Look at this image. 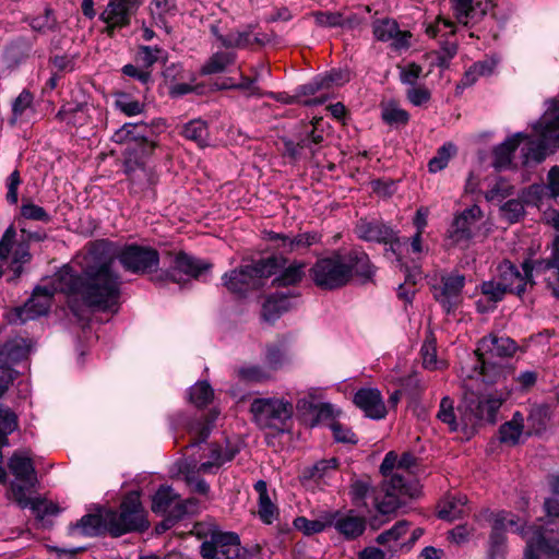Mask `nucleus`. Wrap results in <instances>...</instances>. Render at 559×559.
Instances as JSON below:
<instances>
[{
    "mask_svg": "<svg viewBox=\"0 0 559 559\" xmlns=\"http://www.w3.org/2000/svg\"><path fill=\"white\" fill-rule=\"evenodd\" d=\"M510 390H501L499 393H485L476 395L475 393H465L464 405L471 415L478 420L495 423L497 413L502 403L510 395Z\"/></svg>",
    "mask_w": 559,
    "mask_h": 559,
    "instance_id": "nucleus-15",
    "label": "nucleus"
},
{
    "mask_svg": "<svg viewBox=\"0 0 559 559\" xmlns=\"http://www.w3.org/2000/svg\"><path fill=\"white\" fill-rule=\"evenodd\" d=\"M61 286H67V282H62L60 272L51 286L36 287L32 297L17 310L20 320L25 322L46 314L51 306L53 294L58 290L63 292Z\"/></svg>",
    "mask_w": 559,
    "mask_h": 559,
    "instance_id": "nucleus-16",
    "label": "nucleus"
},
{
    "mask_svg": "<svg viewBox=\"0 0 559 559\" xmlns=\"http://www.w3.org/2000/svg\"><path fill=\"white\" fill-rule=\"evenodd\" d=\"M534 269L536 275H542L550 269H556L559 280V236H557L552 242L551 258L534 262Z\"/></svg>",
    "mask_w": 559,
    "mask_h": 559,
    "instance_id": "nucleus-56",
    "label": "nucleus"
},
{
    "mask_svg": "<svg viewBox=\"0 0 559 559\" xmlns=\"http://www.w3.org/2000/svg\"><path fill=\"white\" fill-rule=\"evenodd\" d=\"M536 140L526 135V143L522 147L523 165L530 166L542 163L547 155L549 146H559V108L548 109L540 120L534 124Z\"/></svg>",
    "mask_w": 559,
    "mask_h": 559,
    "instance_id": "nucleus-3",
    "label": "nucleus"
},
{
    "mask_svg": "<svg viewBox=\"0 0 559 559\" xmlns=\"http://www.w3.org/2000/svg\"><path fill=\"white\" fill-rule=\"evenodd\" d=\"M115 106L129 117L138 116L144 110V104L134 99L127 93H118L116 95Z\"/></svg>",
    "mask_w": 559,
    "mask_h": 559,
    "instance_id": "nucleus-50",
    "label": "nucleus"
},
{
    "mask_svg": "<svg viewBox=\"0 0 559 559\" xmlns=\"http://www.w3.org/2000/svg\"><path fill=\"white\" fill-rule=\"evenodd\" d=\"M513 194V186L506 179L499 178L495 185L486 192L485 197L488 201L501 202L506 198Z\"/></svg>",
    "mask_w": 559,
    "mask_h": 559,
    "instance_id": "nucleus-58",
    "label": "nucleus"
},
{
    "mask_svg": "<svg viewBox=\"0 0 559 559\" xmlns=\"http://www.w3.org/2000/svg\"><path fill=\"white\" fill-rule=\"evenodd\" d=\"M349 80L348 71L335 70L324 75L314 78L311 82L300 87L299 95H314L333 86L343 85Z\"/></svg>",
    "mask_w": 559,
    "mask_h": 559,
    "instance_id": "nucleus-32",
    "label": "nucleus"
},
{
    "mask_svg": "<svg viewBox=\"0 0 559 559\" xmlns=\"http://www.w3.org/2000/svg\"><path fill=\"white\" fill-rule=\"evenodd\" d=\"M241 379L250 382H261L270 378V373L259 366H247L238 370Z\"/></svg>",
    "mask_w": 559,
    "mask_h": 559,
    "instance_id": "nucleus-63",
    "label": "nucleus"
},
{
    "mask_svg": "<svg viewBox=\"0 0 559 559\" xmlns=\"http://www.w3.org/2000/svg\"><path fill=\"white\" fill-rule=\"evenodd\" d=\"M467 498L464 495L447 497L439 507L438 515L442 520L453 521L466 514Z\"/></svg>",
    "mask_w": 559,
    "mask_h": 559,
    "instance_id": "nucleus-38",
    "label": "nucleus"
},
{
    "mask_svg": "<svg viewBox=\"0 0 559 559\" xmlns=\"http://www.w3.org/2000/svg\"><path fill=\"white\" fill-rule=\"evenodd\" d=\"M481 293L488 301L496 304L503 299L508 290L502 287L501 283L496 278L484 282L481 284Z\"/></svg>",
    "mask_w": 559,
    "mask_h": 559,
    "instance_id": "nucleus-60",
    "label": "nucleus"
},
{
    "mask_svg": "<svg viewBox=\"0 0 559 559\" xmlns=\"http://www.w3.org/2000/svg\"><path fill=\"white\" fill-rule=\"evenodd\" d=\"M356 233L366 241L388 243L394 238L393 230L378 221L360 219L356 225Z\"/></svg>",
    "mask_w": 559,
    "mask_h": 559,
    "instance_id": "nucleus-33",
    "label": "nucleus"
},
{
    "mask_svg": "<svg viewBox=\"0 0 559 559\" xmlns=\"http://www.w3.org/2000/svg\"><path fill=\"white\" fill-rule=\"evenodd\" d=\"M437 418L443 424H447L451 431L459 430V423L456 421L454 413V402L449 396H444L441 400Z\"/></svg>",
    "mask_w": 559,
    "mask_h": 559,
    "instance_id": "nucleus-52",
    "label": "nucleus"
},
{
    "mask_svg": "<svg viewBox=\"0 0 559 559\" xmlns=\"http://www.w3.org/2000/svg\"><path fill=\"white\" fill-rule=\"evenodd\" d=\"M407 531L408 523L406 521H399L393 527L378 535L377 543L392 548V544L403 537Z\"/></svg>",
    "mask_w": 559,
    "mask_h": 559,
    "instance_id": "nucleus-53",
    "label": "nucleus"
},
{
    "mask_svg": "<svg viewBox=\"0 0 559 559\" xmlns=\"http://www.w3.org/2000/svg\"><path fill=\"white\" fill-rule=\"evenodd\" d=\"M165 51L158 47L141 46L136 53V61L140 66L148 70L154 63L163 59Z\"/></svg>",
    "mask_w": 559,
    "mask_h": 559,
    "instance_id": "nucleus-54",
    "label": "nucleus"
},
{
    "mask_svg": "<svg viewBox=\"0 0 559 559\" xmlns=\"http://www.w3.org/2000/svg\"><path fill=\"white\" fill-rule=\"evenodd\" d=\"M212 32L225 48H245L252 43L249 32H237L227 36L218 34L216 27H212Z\"/></svg>",
    "mask_w": 559,
    "mask_h": 559,
    "instance_id": "nucleus-51",
    "label": "nucleus"
},
{
    "mask_svg": "<svg viewBox=\"0 0 559 559\" xmlns=\"http://www.w3.org/2000/svg\"><path fill=\"white\" fill-rule=\"evenodd\" d=\"M484 217L481 209L474 204L454 216L448 229V238L454 245L466 246L479 231Z\"/></svg>",
    "mask_w": 559,
    "mask_h": 559,
    "instance_id": "nucleus-14",
    "label": "nucleus"
},
{
    "mask_svg": "<svg viewBox=\"0 0 559 559\" xmlns=\"http://www.w3.org/2000/svg\"><path fill=\"white\" fill-rule=\"evenodd\" d=\"M493 7V0H451V9L455 19L464 25L469 20L484 16Z\"/></svg>",
    "mask_w": 559,
    "mask_h": 559,
    "instance_id": "nucleus-29",
    "label": "nucleus"
},
{
    "mask_svg": "<svg viewBox=\"0 0 559 559\" xmlns=\"http://www.w3.org/2000/svg\"><path fill=\"white\" fill-rule=\"evenodd\" d=\"M254 489L259 495L258 498V515L264 524H272L278 518V509L273 503L264 480H258Z\"/></svg>",
    "mask_w": 559,
    "mask_h": 559,
    "instance_id": "nucleus-35",
    "label": "nucleus"
},
{
    "mask_svg": "<svg viewBox=\"0 0 559 559\" xmlns=\"http://www.w3.org/2000/svg\"><path fill=\"white\" fill-rule=\"evenodd\" d=\"M114 257L115 260L118 259L126 271L134 274L156 271L159 263V255L155 249L138 245L124 246Z\"/></svg>",
    "mask_w": 559,
    "mask_h": 559,
    "instance_id": "nucleus-11",
    "label": "nucleus"
},
{
    "mask_svg": "<svg viewBox=\"0 0 559 559\" xmlns=\"http://www.w3.org/2000/svg\"><path fill=\"white\" fill-rule=\"evenodd\" d=\"M294 526L305 535H313L323 532L331 526V511H324L318 519L309 520L299 516L294 520Z\"/></svg>",
    "mask_w": 559,
    "mask_h": 559,
    "instance_id": "nucleus-42",
    "label": "nucleus"
},
{
    "mask_svg": "<svg viewBox=\"0 0 559 559\" xmlns=\"http://www.w3.org/2000/svg\"><path fill=\"white\" fill-rule=\"evenodd\" d=\"M107 521L109 522V535L112 537L134 531H144L148 526L140 496L136 492L124 497L119 511L107 509Z\"/></svg>",
    "mask_w": 559,
    "mask_h": 559,
    "instance_id": "nucleus-6",
    "label": "nucleus"
},
{
    "mask_svg": "<svg viewBox=\"0 0 559 559\" xmlns=\"http://www.w3.org/2000/svg\"><path fill=\"white\" fill-rule=\"evenodd\" d=\"M383 490H389L404 500L416 498L420 493L418 483L409 479V475L400 472L385 477Z\"/></svg>",
    "mask_w": 559,
    "mask_h": 559,
    "instance_id": "nucleus-30",
    "label": "nucleus"
},
{
    "mask_svg": "<svg viewBox=\"0 0 559 559\" xmlns=\"http://www.w3.org/2000/svg\"><path fill=\"white\" fill-rule=\"evenodd\" d=\"M280 266V260L276 258L263 259L226 272L222 276V283L230 294L245 296L248 292L262 285L264 278L275 275Z\"/></svg>",
    "mask_w": 559,
    "mask_h": 559,
    "instance_id": "nucleus-4",
    "label": "nucleus"
},
{
    "mask_svg": "<svg viewBox=\"0 0 559 559\" xmlns=\"http://www.w3.org/2000/svg\"><path fill=\"white\" fill-rule=\"evenodd\" d=\"M382 118L389 124H399L406 123L409 116L404 109L393 104H389L382 110Z\"/></svg>",
    "mask_w": 559,
    "mask_h": 559,
    "instance_id": "nucleus-61",
    "label": "nucleus"
},
{
    "mask_svg": "<svg viewBox=\"0 0 559 559\" xmlns=\"http://www.w3.org/2000/svg\"><path fill=\"white\" fill-rule=\"evenodd\" d=\"M521 536L526 542L524 559H540L542 556L559 555V534L552 530H544L540 525H530L526 530L521 531Z\"/></svg>",
    "mask_w": 559,
    "mask_h": 559,
    "instance_id": "nucleus-9",
    "label": "nucleus"
},
{
    "mask_svg": "<svg viewBox=\"0 0 559 559\" xmlns=\"http://www.w3.org/2000/svg\"><path fill=\"white\" fill-rule=\"evenodd\" d=\"M524 433V416L520 412H515L512 418L501 425L499 429V439L508 445H515L520 442Z\"/></svg>",
    "mask_w": 559,
    "mask_h": 559,
    "instance_id": "nucleus-37",
    "label": "nucleus"
},
{
    "mask_svg": "<svg viewBox=\"0 0 559 559\" xmlns=\"http://www.w3.org/2000/svg\"><path fill=\"white\" fill-rule=\"evenodd\" d=\"M211 264L198 260L187 253H177L169 270L165 272V278L175 283H181L182 276L199 277L203 272L210 270Z\"/></svg>",
    "mask_w": 559,
    "mask_h": 559,
    "instance_id": "nucleus-22",
    "label": "nucleus"
},
{
    "mask_svg": "<svg viewBox=\"0 0 559 559\" xmlns=\"http://www.w3.org/2000/svg\"><path fill=\"white\" fill-rule=\"evenodd\" d=\"M146 129L145 123H124L114 133L112 140L116 143L141 142L145 139Z\"/></svg>",
    "mask_w": 559,
    "mask_h": 559,
    "instance_id": "nucleus-43",
    "label": "nucleus"
},
{
    "mask_svg": "<svg viewBox=\"0 0 559 559\" xmlns=\"http://www.w3.org/2000/svg\"><path fill=\"white\" fill-rule=\"evenodd\" d=\"M477 521H486L492 526L489 547L490 559H499L502 557L506 543L503 532L508 527H515L514 532H519L520 534L522 530H526L528 527H519L514 516L506 511L491 512L489 510H485L477 516Z\"/></svg>",
    "mask_w": 559,
    "mask_h": 559,
    "instance_id": "nucleus-13",
    "label": "nucleus"
},
{
    "mask_svg": "<svg viewBox=\"0 0 559 559\" xmlns=\"http://www.w3.org/2000/svg\"><path fill=\"white\" fill-rule=\"evenodd\" d=\"M34 492H24L17 485L13 487V501L22 509L29 508L37 519L59 513V508L51 501L40 497H33Z\"/></svg>",
    "mask_w": 559,
    "mask_h": 559,
    "instance_id": "nucleus-28",
    "label": "nucleus"
},
{
    "mask_svg": "<svg viewBox=\"0 0 559 559\" xmlns=\"http://www.w3.org/2000/svg\"><path fill=\"white\" fill-rule=\"evenodd\" d=\"M549 419V407L547 405H536L531 408L527 417L528 430L526 435L540 433L545 430Z\"/></svg>",
    "mask_w": 559,
    "mask_h": 559,
    "instance_id": "nucleus-45",
    "label": "nucleus"
},
{
    "mask_svg": "<svg viewBox=\"0 0 559 559\" xmlns=\"http://www.w3.org/2000/svg\"><path fill=\"white\" fill-rule=\"evenodd\" d=\"M420 353L423 356V365L426 369L437 370L442 368V361L437 359L436 340L432 335L427 336L421 346Z\"/></svg>",
    "mask_w": 559,
    "mask_h": 559,
    "instance_id": "nucleus-49",
    "label": "nucleus"
},
{
    "mask_svg": "<svg viewBox=\"0 0 559 559\" xmlns=\"http://www.w3.org/2000/svg\"><path fill=\"white\" fill-rule=\"evenodd\" d=\"M559 197V166L548 173V185H532L520 199H512L500 206L501 216L509 223L518 222L524 215V203L540 207L545 201Z\"/></svg>",
    "mask_w": 559,
    "mask_h": 559,
    "instance_id": "nucleus-5",
    "label": "nucleus"
},
{
    "mask_svg": "<svg viewBox=\"0 0 559 559\" xmlns=\"http://www.w3.org/2000/svg\"><path fill=\"white\" fill-rule=\"evenodd\" d=\"M267 239L276 242V247L287 252H293L319 243L321 241V234L318 231H305L298 235H286L274 231L267 233Z\"/></svg>",
    "mask_w": 559,
    "mask_h": 559,
    "instance_id": "nucleus-27",
    "label": "nucleus"
},
{
    "mask_svg": "<svg viewBox=\"0 0 559 559\" xmlns=\"http://www.w3.org/2000/svg\"><path fill=\"white\" fill-rule=\"evenodd\" d=\"M353 402L371 419H382L388 413L381 392L374 388L359 389Z\"/></svg>",
    "mask_w": 559,
    "mask_h": 559,
    "instance_id": "nucleus-26",
    "label": "nucleus"
},
{
    "mask_svg": "<svg viewBox=\"0 0 559 559\" xmlns=\"http://www.w3.org/2000/svg\"><path fill=\"white\" fill-rule=\"evenodd\" d=\"M25 229L21 230V238L17 242L14 241L15 230L10 226L3 234L0 240V260H7L10 252L12 251L13 258L11 262V269L14 273V277H19L22 272V265L29 262L31 253L29 246L24 237Z\"/></svg>",
    "mask_w": 559,
    "mask_h": 559,
    "instance_id": "nucleus-17",
    "label": "nucleus"
},
{
    "mask_svg": "<svg viewBox=\"0 0 559 559\" xmlns=\"http://www.w3.org/2000/svg\"><path fill=\"white\" fill-rule=\"evenodd\" d=\"M496 68V62L492 59H485L473 63L464 73L461 81L457 83L456 88L463 90L472 86L481 76L490 75Z\"/></svg>",
    "mask_w": 559,
    "mask_h": 559,
    "instance_id": "nucleus-40",
    "label": "nucleus"
},
{
    "mask_svg": "<svg viewBox=\"0 0 559 559\" xmlns=\"http://www.w3.org/2000/svg\"><path fill=\"white\" fill-rule=\"evenodd\" d=\"M465 284V277L457 273H451L441 278V285L435 287V299L448 312L454 311L463 300L462 289Z\"/></svg>",
    "mask_w": 559,
    "mask_h": 559,
    "instance_id": "nucleus-20",
    "label": "nucleus"
},
{
    "mask_svg": "<svg viewBox=\"0 0 559 559\" xmlns=\"http://www.w3.org/2000/svg\"><path fill=\"white\" fill-rule=\"evenodd\" d=\"M522 267L523 273L510 261H503L498 265L497 280L508 293L521 296L525 292L527 284H532V277L535 274L534 264L531 265L530 262H524Z\"/></svg>",
    "mask_w": 559,
    "mask_h": 559,
    "instance_id": "nucleus-18",
    "label": "nucleus"
},
{
    "mask_svg": "<svg viewBox=\"0 0 559 559\" xmlns=\"http://www.w3.org/2000/svg\"><path fill=\"white\" fill-rule=\"evenodd\" d=\"M346 262L352 266V275L355 273L365 278L373 275L369 258L362 252H352L346 257Z\"/></svg>",
    "mask_w": 559,
    "mask_h": 559,
    "instance_id": "nucleus-47",
    "label": "nucleus"
},
{
    "mask_svg": "<svg viewBox=\"0 0 559 559\" xmlns=\"http://www.w3.org/2000/svg\"><path fill=\"white\" fill-rule=\"evenodd\" d=\"M337 468L336 459L322 460L304 471V477L314 481H325Z\"/></svg>",
    "mask_w": 559,
    "mask_h": 559,
    "instance_id": "nucleus-44",
    "label": "nucleus"
},
{
    "mask_svg": "<svg viewBox=\"0 0 559 559\" xmlns=\"http://www.w3.org/2000/svg\"><path fill=\"white\" fill-rule=\"evenodd\" d=\"M406 503V500L395 496V493L384 490V497L376 504L380 514H390Z\"/></svg>",
    "mask_w": 559,
    "mask_h": 559,
    "instance_id": "nucleus-57",
    "label": "nucleus"
},
{
    "mask_svg": "<svg viewBox=\"0 0 559 559\" xmlns=\"http://www.w3.org/2000/svg\"><path fill=\"white\" fill-rule=\"evenodd\" d=\"M182 133L186 139L194 141L200 146L207 144L209 130L206 123L202 120H192L188 122L185 126Z\"/></svg>",
    "mask_w": 559,
    "mask_h": 559,
    "instance_id": "nucleus-46",
    "label": "nucleus"
},
{
    "mask_svg": "<svg viewBox=\"0 0 559 559\" xmlns=\"http://www.w3.org/2000/svg\"><path fill=\"white\" fill-rule=\"evenodd\" d=\"M443 32L445 34H454L455 33L454 23L448 19L437 17L436 22L433 24H430L426 28V33L430 37H436Z\"/></svg>",
    "mask_w": 559,
    "mask_h": 559,
    "instance_id": "nucleus-64",
    "label": "nucleus"
},
{
    "mask_svg": "<svg viewBox=\"0 0 559 559\" xmlns=\"http://www.w3.org/2000/svg\"><path fill=\"white\" fill-rule=\"evenodd\" d=\"M85 264L80 275L69 270L61 272L67 286L60 288L66 294H73L90 307L100 310L117 308L121 295L122 281L115 270V257L106 242L95 243L84 258Z\"/></svg>",
    "mask_w": 559,
    "mask_h": 559,
    "instance_id": "nucleus-1",
    "label": "nucleus"
},
{
    "mask_svg": "<svg viewBox=\"0 0 559 559\" xmlns=\"http://www.w3.org/2000/svg\"><path fill=\"white\" fill-rule=\"evenodd\" d=\"M313 283L321 289L332 290L346 285L352 278V266L346 257L334 253L316 261L309 270Z\"/></svg>",
    "mask_w": 559,
    "mask_h": 559,
    "instance_id": "nucleus-7",
    "label": "nucleus"
},
{
    "mask_svg": "<svg viewBox=\"0 0 559 559\" xmlns=\"http://www.w3.org/2000/svg\"><path fill=\"white\" fill-rule=\"evenodd\" d=\"M236 455V450L223 448L218 444H210L204 449V454L193 469L201 474H215L225 463L230 462Z\"/></svg>",
    "mask_w": 559,
    "mask_h": 559,
    "instance_id": "nucleus-25",
    "label": "nucleus"
},
{
    "mask_svg": "<svg viewBox=\"0 0 559 559\" xmlns=\"http://www.w3.org/2000/svg\"><path fill=\"white\" fill-rule=\"evenodd\" d=\"M139 7L138 0H110L99 16L106 24V32L112 35L116 28L128 26Z\"/></svg>",
    "mask_w": 559,
    "mask_h": 559,
    "instance_id": "nucleus-19",
    "label": "nucleus"
},
{
    "mask_svg": "<svg viewBox=\"0 0 559 559\" xmlns=\"http://www.w3.org/2000/svg\"><path fill=\"white\" fill-rule=\"evenodd\" d=\"M455 153V146L451 143L442 145L435 157L429 160L428 167L430 173H437L447 167L450 158Z\"/></svg>",
    "mask_w": 559,
    "mask_h": 559,
    "instance_id": "nucleus-55",
    "label": "nucleus"
},
{
    "mask_svg": "<svg viewBox=\"0 0 559 559\" xmlns=\"http://www.w3.org/2000/svg\"><path fill=\"white\" fill-rule=\"evenodd\" d=\"M8 468L14 479L10 483L7 498L13 500V487L17 485L24 492H35L37 473L28 451H15L8 461Z\"/></svg>",
    "mask_w": 559,
    "mask_h": 559,
    "instance_id": "nucleus-10",
    "label": "nucleus"
},
{
    "mask_svg": "<svg viewBox=\"0 0 559 559\" xmlns=\"http://www.w3.org/2000/svg\"><path fill=\"white\" fill-rule=\"evenodd\" d=\"M516 352V344L508 336L490 334L483 337L475 349L480 364L479 370L474 372L483 378L484 382L499 384L513 376V367L506 359Z\"/></svg>",
    "mask_w": 559,
    "mask_h": 559,
    "instance_id": "nucleus-2",
    "label": "nucleus"
},
{
    "mask_svg": "<svg viewBox=\"0 0 559 559\" xmlns=\"http://www.w3.org/2000/svg\"><path fill=\"white\" fill-rule=\"evenodd\" d=\"M374 37L380 41H391L396 49H407L411 46L412 34L408 31H401L399 24L392 19H380L372 23Z\"/></svg>",
    "mask_w": 559,
    "mask_h": 559,
    "instance_id": "nucleus-23",
    "label": "nucleus"
},
{
    "mask_svg": "<svg viewBox=\"0 0 559 559\" xmlns=\"http://www.w3.org/2000/svg\"><path fill=\"white\" fill-rule=\"evenodd\" d=\"M71 537H95L109 534V522L107 521V509H99L95 513H87L80 520L71 523L68 528Z\"/></svg>",
    "mask_w": 559,
    "mask_h": 559,
    "instance_id": "nucleus-21",
    "label": "nucleus"
},
{
    "mask_svg": "<svg viewBox=\"0 0 559 559\" xmlns=\"http://www.w3.org/2000/svg\"><path fill=\"white\" fill-rule=\"evenodd\" d=\"M251 412L261 427L283 431L293 416L294 407L283 399H255Z\"/></svg>",
    "mask_w": 559,
    "mask_h": 559,
    "instance_id": "nucleus-8",
    "label": "nucleus"
},
{
    "mask_svg": "<svg viewBox=\"0 0 559 559\" xmlns=\"http://www.w3.org/2000/svg\"><path fill=\"white\" fill-rule=\"evenodd\" d=\"M178 495L168 486H162L153 496L152 510L155 513L168 514L171 519V511L176 509Z\"/></svg>",
    "mask_w": 559,
    "mask_h": 559,
    "instance_id": "nucleus-41",
    "label": "nucleus"
},
{
    "mask_svg": "<svg viewBox=\"0 0 559 559\" xmlns=\"http://www.w3.org/2000/svg\"><path fill=\"white\" fill-rule=\"evenodd\" d=\"M31 343L23 337H14L0 344V364L12 366L26 359L31 352Z\"/></svg>",
    "mask_w": 559,
    "mask_h": 559,
    "instance_id": "nucleus-34",
    "label": "nucleus"
},
{
    "mask_svg": "<svg viewBox=\"0 0 559 559\" xmlns=\"http://www.w3.org/2000/svg\"><path fill=\"white\" fill-rule=\"evenodd\" d=\"M21 214L26 219L40 221V222H49V214L39 205L34 203H25L21 207Z\"/></svg>",
    "mask_w": 559,
    "mask_h": 559,
    "instance_id": "nucleus-62",
    "label": "nucleus"
},
{
    "mask_svg": "<svg viewBox=\"0 0 559 559\" xmlns=\"http://www.w3.org/2000/svg\"><path fill=\"white\" fill-rule=\"evenodd\" d=\"M200 552L204 559H241L243 557L240 538L233 532L213 531L210 539L201 544Z\"/></svg>",
    "mask_w": 559,
    "mask_h": 559,
    "instance_id": "nucleus-12",
    "label": "nucleus"
},
{
    "mask_svg": "<svg viewBox=\"0 0 559 559\" xmlns=\"http://www.w3.org/2000/svg\"><path fill=\"white\" fill-rule=\"evenodd\" d=\"M331 526L347 540L361 536L366 530V520L355 511H331Z\"/></svg>",
    "mask_w": 559,
    "mask_h": 559,
    "instance_id": "nucleus-24",
    "label": "nucleus"
},
{
    "mask_svg": "<svg viewBox=\"0 0 559 559\" xmlns=\"http://www.w3.org/2000/svg\"><path fill=\"white\" fill-rule=\"evenodd\" d=\"M237 55L234 51H216L201 67V74L211 75L226 71L236 62Z\"/></svg>",
    "mask_w": 559,
    "mask_h": 559,
    "instance_id": "nucleus-39",
    "label": "nucleus"
},
{
    "mask_svg": "<svg viewBox=\"0 0 559 559\" xmlns=\"http://www.w3.org/2000/svg\"><path fill=\"white\" fill-rule=\"evenodd\" d=\"M277 259V257H275ZM281 266L277 269L276 273H280L274 280L273 283L277 286H289L295 285L301 281L305 274L306 264L302 262H293L288 266L284 267L286 260L283 258H278Z\"/></svg>",
    "mask_w": 559,
    "mask_h": 559,
    "instance_id": "nucleus-36",
    "label": "nucleus"
},
{
    "mask_svg": "<svg viewBox=\"0 0 559 559\" xmlns=\"http://www.w3.org/2000/svg\"><path fill=\"white\" fill-rule=\"evenodd\" d=\"M213 394V390L207 382H197L190 388L189 401L197 407H203L212 401Z\"/></svg>",
    "mask_w": 559,
    "mask_h": 559,
    "instance_id": "nucleus-48",
    "label": "nucleus"
},
{
    "mask_svg": "<svg viewBox=\"0 0 559 559\" xmlns=\"http://www.w3.org/2000/svg\"><path fill=\"white\" fill-rule=\"evenodd\" d=\"M311 16L320 27H338L343 25V15L340 12L317 11Z\"/></svg>",
    "mask_w": 559,
    "mask_h": 559,
    "instance_id": "nucleus-59",
    "label": "nucleus"
},
{
    "mask_svg": "<svg viewBox=\"0 0 559 559\" xmlns=\"http://www.w3.org/2000/svg\"><path fill=\"white\" fill-rule=\"evenodd\" d=\"M526 139V134L522 132L514 133L504 142L500 143L492 152V166L497 170H504L511 167L514 151Z\"/></svg>",
    "mask_w": 559,
    "mask_h": 559,
    "instance_id": "nucleus-31",
    "label": "nucleus"
}]
</instances>
